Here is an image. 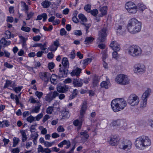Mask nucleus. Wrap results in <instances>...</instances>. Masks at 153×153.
<instances>
[{"label": "nucleus", "mask_w": 153, "mask_h": 153, "mask_svg": "<svg viewBox=\"0 0 153 153\" xmlns=\"http://www.w3.org/2000/svg\"><path fill=\"white\" fill-rule=\"evenodd\" d=\"M134 144L137 149L144 150L151 146V141L147 136H140L135 139Z\"/></svg>", "instance_id": "nucleus-1"}, {"label": "nucleus", "mask_w": 153, "mask_h": 153, "mask_svg": "<svg viewBox=\"0 0 153 153\" xmlns=\"http://www.w3.org/2000/svg\"><path fill=\"white\" fill-rule=\"evenodd\" d=\"M142 24L135 18H132L128 21L127 28L128 31L132 34L140 32Z\"/></svg>", "instance_id": "nucleus-2"}, {"label": "nucleus", "mask_w": 153, "mask_h": 153, "mask_svg": "<svg viewBox=\"0 0 153 153\" xmlns=\"http://www.w3.org/2000/svg\"><path fill=\"white\" fill-rule=\"evenodd\" d=\"M128 54L133 57L140 56L142 54V50L140 47L137 45L130 46L127 49Z\"/></svg>", "instance_id": "nucleus-3"}, {"label": "nucleus", "mask_w": 153, "mask_h": 153, "mask_svg": "<svg viewBox=\"0 0 153 153\" xmlns=\"http://www.w3.org/2000/svg\"><path fill=\"white\" fill-rule=\"evenodd\" d=\"M115 80L117 83L120 85H127L130 82V80L127 76L123 74L117 75L116 78Z\"/></svg>", "instance_id": "nucleus-4"}, {"label": "nucleus", "mask_w": 153, "mask_h": 153, "mask_svg": "<svg viewBox=\"0 0 153 153\" xmlns=\"http://www.w3.org/2000/svg\"><path fill=\"white\" fill-rule=\"evenodd\" d=\"M125 7L128 12L130 13L134 14L137 11L136 5L132 2L129 1L126 3Z\"/></svg>", "instance_id": "nucleus-5"}, {"label": "nucleus", "mask_w": 153, "mask_h": 153, "mask_svg": "<svg viewBox=\"0 0 153 153\" xmlns=\"http://www.w3.org/2000/svg\"><path fill=\"white\" fill-rule=\"evenodd\" d=\"M132 145V142L130 140H123L120 141L119 147L120 149L128 151L131 149Z\"/></svg>", "instance_id": "nucleus-6"}, {"label": "nucleus", "mask_w": 153, "mask_h": 153, "mask_svg": "<svg viewBox=\"0 0 153 153\" xmlns=\"http://www.w3.org/2000/svg\"><path fill=\"white\" fill-rule=\"evenodd\" d=\"M128 103L131 106H135L138 105L139 100L138 97L134 94H131L127 100Z\"/></svg>", "instance_id": "nucleus-7"}, {"label": "nucleus", "mask_w": 153, "mask_h": 153, "mask_svg": "<svg viewBox=\"0 0 153 153\" xmlns=\"http://www.w3.org/2000/svg\"><path fill=\"white\" fill-rule=\"evenodd\" d=\"M151 92L150 89H148L146 90L143 94L142 99L143 101L141 102L140 107L143 108L146 107L147 105V98L149 97Z\"/></svg>", "instance_id": "nucleus-8"}, {"label": "nucleus", "mask_w": 153, "mask_h": 153, "mask_svg": "<svg viewBox=\"0 0 153 153\" xmlns=\"http://www.w3.org/2000/svg\"><path fill=\"white\" fill-rule=\"evenodd\" d=\"M107 29L106 27H103L99 32V37L97 39L98 42H103L105 40V38L107 36Z\"/></svg>", "instance_id": "nucleus-9"}, {"label": "nucleus", "mask_w": 153, "mask_h": 153, "mask_svg": "<svg viewBox=\"0 0 153 153\" xmlns=\"http://www.w3.org/2000/svg\"><path fill=\"white\" fill-rule=\"evenodd\" d=\"M145 70V66L139 63L137 64L134 66V71L135 73L138 74L144 72Z\"/></svg>", "instance_id": "nucleus-10"}, {"label": "nucleus", "mask_w": 153, "mask_h": 153, "mask_svg": "<svg viewBox=\"0 0 153 153\" xmlns=\"http://www.w3.org/2000/svg\"><path fill=\"white\" fill-rule=\"evenodd\" d=\"M39 76L42 80L47 82L50 79L51 74L48 72H41L39 74Z\"/></svg>", "instance_id": "nucleus-11"}, {"label": "nucleus", "mask_w": 153, "mask_h": 153, "mask_svg": "<svg viewBox=\"0 0 153 153\" xmlns=\"http://www.w3.org/2000/svg\"><path fill=\"white\" fill-rule=\"evenodd\" d=\"M89 137V135L88 132L86 131L81 132L80 133V135H79L76 137L81 138V141L83 142H86Z\"/></svg>", "instance_id": "nucleus-12"}, {"label": "nucleus", "mask_w": 153, "mask_h": 153, "mask_svg": "<svg viewBox=\"0 0 153 153\" xmlns=\"http://www.w3.org/2000/svg\"><path fill=\"white\" fill-rule=\"evenodd\" d=\"M72 83L74 87H81L83 85V80L79 78H74Z\"/></svg>", "instance_id": "nucleus-13"}, {"label": "nucleus", "mask_w": 153, "mask_h": 153, "mask_svg": "<svg viewBox=\"0 0 153 153\" xmlns=\"http://www.w3.org/2000/svg\"><path fill=\"white\" fill-rule=\"evenodd\" d=\"M111 106L113 111L117 112L121 111L120 107L117 104V100L116 99L113 100L111 103Z\"/></svg>", "instance_id": "nucleus-14"}, {"label": "nucleus", "mask_w": 153, "mask_h": 153, "mask_svg": "<svg viewBox=\"0 0 153 153\" xmlns=\"http://www.w3.org/2000/svg\"><path fill=\"white\" fill-rule=\"evenodd\" d=\"M117 100V104L120 107V109L121 110L123 109L126 105V101L123 98L116 99Z\"/></svg>", "instance_id": "nucleus-15"}, {"label": "nucleus", "mask_w": 153, "mask_h": 153, "mask_svg": "<svg viewBox=\"0 0 153 153\" xmlns=\"http://www.w3.org/2000/svg\"><path fill=\"white\" fill-rule=\"evenodd\" d=\"M110 46L112 50L115 51H118L120 49V45L117 42L115 41L111 42L110 45Z\"/></svg>", "instance_id": "nucleus-16"}, {"label": "nucleus", "mask_w": 153, "mask_h": 153, "mask_svg": "<svg viewBox=\"0 0 153 153\" xmlns=\"http://www.w3.org/2000/svg\"><path fill=\"white\" fill-rule=\"evenodd\" d=\"M69 89V87L68 85H65L63 86L60 85L57 87V91L59 93H65Z\"/></svg>", "instance_id": "nucleus-17"}, {"label": "nucleus", "mask_w": 153, "mask_h": 153, "mask_svg": "<svg viewBox=\"0 0 153 153\" xmlns=\"http://www.w3.org/2000/svg\"><path fill=\"white\" fill-rule=\"evenodd\" d=\"M82 69L78 67L74 69L70 73L71 75L72 76H76L78 77L79 76L80 74L82 72Z\"/></svg>", "instance_id": "nucleus-18"}, {"label": "nucleus", "mask_w": 153, "mask_h": 153, "mask_svg": "<svg viewBox=\"0 0 153 153\" xmlns=\"http://www.w3.org/2000/svg\"><path fill=\"white\" fill-rule=\"evenodd\" d=\"M71 142L69 140H64L58 144V146L60 148H62L63 146L66 145L65 148L68 149L71 146Z\"/></svg>", "instance_id": "nucleus-19"}, {"label": "nucleus", "mask_w": 153, "mask_h": 153, "mask_svg": "<svg viewBox=\"0 0 153 153\" xmlns=\"http://www.w3.org/2000/svg\"><path fill=\"white\" fill-rule=\"evenodd\" d=\"M119 140V138L118 137L116 136H114L110 139L109 143L112 146H116Z\"/></svg>", "instance_id": "nucleus-20"}, {"label": "nucleus", "mask_w": 153, "mask_h": 153, "mask_svg": "<svg viewBox=\"0 0 153 153\" xmlns=\"http://www.w3.org/2000/svg\"><path fill=\"white\" fill-rule=\"evenodd\" d=\"M87 103L86 101H84L82 105L81 110H80V114L83 117V115L84 114L87 108Z\"/></svg>", "instance_id": "nucleus-21"}, {"label": "nucleus", "mask_w": 153, "mask_h": 153, "mask_svg": "<svg viewBox=\"0 0 153 153\" xmlns=\"http://www.w3.org/2000/svg\"><path fill=\"white\" fill-rule=\"evenodd\" d=\"M11 42L10 41H7L4 38H2L0 40V43L3 47H5L10 44Z\"/></svg>", "instance_id": "nucleus-22"}, {"label": "nucleus", "mask_w": 153, "mask_h": 153, "mask_svg": "<svg viewBox=\"0 0 153 153\" xmlns=\"http://www.w3.org/2000/svg\"><path fill=\"white\" fill-rule=\"evenodd\" d=\"M67 74V71L63 70L61 68H59L58 73V76L60 78L66 76Z\"/></svg>", "instance_id": "nucleus-23"}, {"label": "nucleus", "mask_w": 153, "mask_h": 153, "mask_svg": "<svg viewBox=\"0 0 153 153\" xmlns=\"http://www.w3.org/2000/svg\"><path fill=\"white\" fill-rule=\"evenodd\" d=\"M73 125L77 127V130L79 131L81 129L82 125V122L81 120H79L78 119L76 120L73 121Z\"/></svg>", "instance_id": "nucleus-24"}, {"label": "nucleus", "mask_w": 153, "mask_h": 153, "mask_svg": "<svg viewBox=\"0 0 153 153\" xmlns=\"http://www.w3.org/2000/svg\"><path fill=\"white\" fill-rule=\"evenodd\" d=\"M62 63L65 68H68L69 67V63L68 59L66 57L62 58Z\"/></svg>", "instance_id": "nucleus-25"}, {"label": "nucleus", "mask_w": 153, "mask_h": 153, "mask_svg": "<svg viewBox=\"0 0 153 153\" xmlns=\"http://www.w3.org/2000/svg\"><path fill=\"white\" fill-rule=\"evenodd\" d=\"M126 32V28L125 27L121 25H119L117 30V32L120 35H123Z\"/></svg>", "instance_id": "nucleus-26"}, {"label": "nucleus", "mask_w": 153, "mask_h": 153, "mask_svg": "<svg viewBox=\"0 0 153 153\" xmlns=\"http://www.w3.org/2000/svg\"><path fill=\"white\" fill-rule=\"evenodd\" d=\"M79 19L80 20V22L82 24H84L87 21V19L85 16L82 14L80 13L78 15Z\"/></svg>", "instance_id": "nucleus-27"}, {"label": "nucleus", "mask_w": 153, "mask_h": 153, "mask_svg": "<svg viewBox=\"0 0 153 153\" xmlns=\"http://www.w3.org/2000/svg\"><path fill=\"white\" fill-rule=\"evenodd\" d=\"M136 6L137 9H138L142 12L147 8L146 5L142 2L138 3L136 5Z\"/></svg>", "instance_id": "nucleus-28"}, {"label": "nucleus", "mask_w": 153, "mask_h": 153, "mask_svg": "<svg viewBox=\"0 0 153 153\" xmlns=\"http://www.w3.org/2000/svg\"><path fill=\"white\" fill-rule=\"evenodd\" d=\"M47 18V16L46 13H44L41 15L38 16L36 20H41L42 18H43V22H45L46 21Z\"/></svg>", "instance_id": "nucleus-29"}, {"label": "nucleus", "mask_w": 153, "mask_h": 153, "mask_svg": "<svg viewBox=\"0 0 153 153\" xmlns=\"http://www.w3.org/2000/svg\"><path fill=\"white\" fill-rule=\"evenodd\" d=\"M51 4V2L48 0H45L41 3L42 6L45 8H48Z\"/></svg>", "instance_id": "nucleus-30"}, {"label": "nucleus", "mask_w": 153, "mask_h": 153, "mask_svg": "<svg viewBox=\"0 0 153 153\" xmlns=\"http://www.w3.org/2000/svg\"><path fill=\"white\" fill-rule=\"evenodd\" d=\"M106 79L105 81H102L100 84V86L102 88H104L105 89L108 88V83L109 82V79L106 76Z\"/></svg>", "instance_id": "nucleus-31"}, {"label": "nucleus", "mask_w": 153, "mask_h": 153, "mask_svg": "<svg viewBox=\"0 0 153 153\" xmlns=\"http://www.w3.org/2000/svg\"><path fill=\"white\" fill-rule=\"evenodd\" d=\"M62 116L64 118H67L69 117L70 116V114L68 111H66L65 110L62 111Z\"/></svg>", "instance_id": "nucleus-32"}, {"label": "nucleus", "mask_w": 153, "mask_h": 153, "mask_svg": "<svg viewBox=\"0 0 153 153\" xmlns=\"http://www.w3.org/2000/svg\"><path fill=\"white\" fill-rule=\"evenodd\" d=\"M100 78L99 76H95L92 79V83L94 86H96L98 84Z\"/></svg>", "instance_id": "nucleus-33"}, {"label": "nucleus", "mask_w": 153, "mask_h": 153, "mask_svg": "<svg viewBox=\"0 0 153 153\" xmlns=\"http://www.w3.org/2000/svg\"><path fill=\"white\" fill-rule=\"evenodd\" d=\"M22 135V142H24L27 139V137L25 131L22 130L20 131Z\"/></svg>", "instance_id": "nucleus-34"}, {"label": "nucleus", "mask_w": 153, "mask_h": 153, "mask_svg": "<svg viewBox=\"0 0 153 153\" xmlns=\"http://www.w3.org/2000/svg\"><path fill=\"white\" fill-rule=\"evenodd\" d=\"M57 76L55 74H52L50 76V81L51 82L53 83L54 84H56L57 82L56 81Z\"/></svg>", "instance_id": "nucleus-35"}, {"label": "nucleus", "mask_w": 153, "mask_h": 153, "mask_svg": "<svg viewBox=\"0 0 153 153\" xmlns=\"http://www.w3.org/2000/svg\"><path fill=\"white\" fill-rule=\"evenodd\" d=\"M4 37L5 39H9L11 37L13 38L14 36L13 34H11V32L10 31L7 30L5 31L4 33Z\"/></svg>", "instance_id": "nucleus-36"}, {"label": "nucleus", "mask_w": 153, "mask_h": 153, "mask_svg": "<svg viewBox=\"0 0 153 153\" xmlns=\"http://www.w3.org/2000/svg\"><path fill=\"white\" fill-rule=\"evenodd\" d=\"M94 40V39L92 37H87L84 41V43L85 44L91 43Z\"/></svg>", "instance_id": "nucleus-37"}, {"label": "nucleus", "mask_w": 153, "mask_h": 153, "mask_svg": "<svg viewBox=\"0 0 153 153\" xmlns=\"http://www.w3.org/2000/svg\"><path fill=\"white\" fill-rule=\"evenodd\" d=\"M100 11L101 12L102 16L105 15L107 14V7L103 6L100 9Z\"/></svg>", "instance_id": "nucleus-38"}, {"label": "nucleus", "mask_w": 153, "mask_h": 153, "mask_svg": "<svg viewBox=\"0 0 153 153\" xmlns=\"http://www.w3.org/2000/svg\"><path fill=\"white\" fill-rule=\"evenodd\" d=\"M120 122L121 120H114L111 123V125L113 126H118L120 125Z\"/></svg>", "instance_id": "nucleus-39"}, {"label": "nucleus", "mask_w": 153, "mask_h": 153, "mask_svg": "<svg viewBox=\"0 0 153 153\" xmlns=\"http://www.w3.org/2000/svg\"><path fill=\"white\" fill-rule=\"evenodd\" d=\"M41 65V63L39 62H34V67H30L27 66V68H30V69L33 70V68H36L37 67H39Z\"/></svg>", "instance_id": "nucleus-40"}, {"label": "nucleus", "mask_w": 153, "mask_h": 153, "mask_svg": "<svg viewBox=\"0 0 153 153\" xmlns=\"http://www.w3.org/2000/svg\"><path fill=\"white\" fill-rule=\"evenodd\" d=\"M4 13L0 9V23L2 22L4 20Z\"/></svg>", "instance_id": "nucleus-41"}, {"label": "nucleus", "mask_w": 153, "mask_h": 153, "mask_svg": "<svg viewBox=\"0 0 153 153\" xmlns=\"http://www.w3.org/2000/svg\"><path fill=\"white\" fill-rule=\"evenodd\" d=\"M45 100L49 102L53 100V99L51 96V93H49L45 97Z\"/></svg>", "instance_id": "nucleus-42"}, {"label": "nucleus", "mask_w": 153, "mask_h": 153, "mask_svg": "<svg viewBox=\"0 0 153 153\" xmlns=\"http://www.w3.org/2000/svg\"><path fill=\"white\" fill-rule=\"evenodd\" d=\"M20 140L18 137H15L13 138V147H15L19 143Z\"/></svg>", "instance_id": "nucleus-43"}, {"label": "nucleus", "mask_w": 153, "mask_h": 153, "mask_svg": "<svg viewBox=\"0 0 153 153\" xmlns=\"http://www.w3.org/2000/svg\"><path fill=\"white\" fill-rule=\"evenodd\" d=\"M21 6L22 7L23 10H26L28 9V6L26 4V3L23 1H21Z\"/></svg>", "instance_id": "nucleus-44"}, {"label": "nucleus", "mask_w": 153, "mask_h": 153, "mask_svg": "<svg viewBox=\"0 0 153 153\" xmlns=\"http://www.w3.org/2000/svg\"><path fill=\"white\" fill-rule=\"evenodd\" d=\"M78 90L76 89L74 90L73 91L72 94L70 96L72 99L74 98L78 94Z\"/></svg>", "instance_id": "nucleus-45"}, {"label": "nucleus", "mask_w": 153, "mask_h": 153, "mask_svg": "<svg viewBox=\"0 0 153 153\" xmlns=\"http://www.w3.org/2000/svg\"><path fill=\"white\" fill-rule=\"evenodd\" d=\"M91 5L89 4L85 5L84 7V10L88 13H90L91 10Z\"/></svg>", "instance_id": "nucleus-46"}, {"label": "nucleus", "mask_w": 153, "mask_h": 153, "mask_svg": "<svg viewBox=\"0 0 153 153\" xmlns=\"http://www.w3.org/2000/svg\"><path fill=\"white\" fill-rule=\"evenodd\" d=\"M12 83V81H11L8 79L6 80V82L4 86V88H7L11 85Z\"/></svg>", "instance_id": "nucleus-47"}, {"label": "nucleus", "mask_w": 153, "mask_h": 153, "mask_svg": "<svg viewBox=\"0 0 153 153\" xmlns=\"http://www.w3.org/2000/svg\"><path fill=\"white\" fill-rule=\"evenodd\" d=\"M54 143V142L53 141L51 143L48 141H45L44 144L45 146L46 147H50L52 146Z\"/></svg>", "instance_id": "nucleus-48"}, {"label": "nucleus", "mask_w": 153, "mask_h": 153, "mask_svg": "<svg viewBox=\"0 0 153 153\" xmlns=\"http://www.w3.org/2000/svg\"><path fill=\"white\" fill-rule=\"evenodd\" d=\"M21 30L23 31L27 32H29L30 31V28L28 27L22 26L21 28Z\"/></svg>", "instance_id": "nucleus-49"}, {"label": "nucleus", "mask_w": 153, "mask_h": 153, "mask_svg": "<svg viewBox=\"0 0 153 153\" xmlns=\"http://www.w3.org/2000/svg\"><path fill=\"white\" fill-rule=\"evenodd\" d=\"M92 60L91 58H88L83 60V64L85 66L87 65L89 63L91 62Z\"/></svg>", "instance_id": "nucleus-50"}, {"label": "nucleus", "mask_w": 153, "mask_h": 153, "mask_svg": "<svg viewBox=\"0 0 153 153\" xmlns=\"http://www.w3.org/2000/svg\"><path fill=\"white\" fill-rule=\"evenodd\" d=\"M38 134L37 132H34L30 135L31 137L33 139H37L38 137Z\"/></svg>", "instance_id": "nucleus-51"}, {"label": "nucleus", "mask_w": 153, "mask_h": 153, "mask_svg": "<svg viewBox=\"0 0 153 153\" xmlns=\"http://www.w3.org/2000/svg\"><path fill=\"white\" fill-rule=\"evenodd\" d=\"M22 88L23 86H21L14 87L13 88L16 93H18L21 91Z\"/></svg>", "instance_id": "nucleus-52"}, {"label": "nucleus", "mask_w": 153, "mask_h": 153, "mask_svg": "<svg viewBox=\"0 0 153 153\" xmlns=\"http://www.w3.org/2000/svg\"><path fill=\"white\" fill-rule=\"evenodd\" d=\"M34 117L32 115L27 117V121L30 123H32L34 120Z\"/></svg>", "instance_id": "nucleus-53"}, {"label": "nucleus", "mask_w": 153, "mask_h": 153, "mask_svg": "<svg viewBox=\"0 0 153 153\" xmlns=\"http://www.w3.org/2000/svg\"><path fill=\"white\" fill-rule=\"evenodd\" d=\"M53 107L49 106L47 108L46 113L48 114H51L52 113V111L53 110Z\"/></svg>", "instance_id": "nucleus-54"}, {"label": "nucleus", "mask_w": 153, "mask_h": 153, "mask_svg": "<svg viewBox=\"0 0 153 153\" xmlns=\"http://www.w3.org/2000/svg\"><path fill=\"white\" fill-rule=\"evenodd\" d=\"M48 52V51H39L36 53V56L38 57H40L42 56L43 53H47Z\"/></svg>", "instance_id": "nucleus-55"}, {"label": "nucleus", "mask_w": 153, "mask_h": 153, "mask_svg": "<svg viewBox=\"0 0 153 153\" xmlns=\"http://www.w3.org/2000/svg\"><path fill=\"white\" fill-rule=\"evenodd\" d=\"M90 13L93 16H96L98 13V11L96 9H93L92 10H91L90 11Z\"/></svg>", "instance_id": "nucleus-56"}, {"label": "nucleus", "mask_w": 153, "mask_h": 153, "mask_svg": "<svg viewBox=\"0 0 153 153\" xmlns=\"http://www.w3.org/2000/svg\"><path fill=\"white\" fill-rule=\"evenodd\" d=\"M75 148V147L74 146L68 152H65V151L64 150H62L61 151H60L59 152V153H73L74 150Z\"/></svg>", "instance_id": "nucleus-57"}, {"label": "nucleus", "mask_w": 153, "mask_h": 153, "mask_svg": "<svg viewBox=\"0 0 153 153\" xmlns=\"http://www.w3.org/2000/svg\"><path fill=\"white\" fill-rule=\"evenodd\" d=\"M34 13L33 12H30L27 15V18L26 19L27 20H30L34 15Z\"/></svg>", "instance_id": "nucleus-58"}, {"label": "nucleus", "mask_w": 153, "mask_h": 153, "mask_svg": "<svg viewBox=\"0 0 153 153\" xmlns=\"http://www.w3.org/2000/svg\"><path fill=\"white\" fill-rule=\"evenodd\" d=\"M69 57L71 59H74L75 56V53L74 51H72L69 55Z\"/></svg>", "instance_id": "nucleus-59"}, {"label": "nucleus", "mask_w": 153, "mask_h": 153, "mask_svg": "<svg viewBox=\"0 0 153 153\" xmlns=\"http://www.w3.org/2000/svg\"><path fill=\"white\" fill-rule=\"evenodd\" d=\"M40 108L39 106H36L35 108L32 110V112L36 113H38L40 109Z\"/></svg>", "instance_id": "nucleus-60"}, {"label": "nucleus", "mask_w": 153, "mask_h": 153, "mask_svg": "<svg viewBox=\"0 0 153 153\" xmlns=\"http://www.w3.org/2000/svg\"><path fill=\"white\" fill-rule=\"evenodd\" d=\"M102 54V59L103 60H105L107 57V55L106 54L105 51H103L101 53Z\"/></svg>", "instance_id": "nucleus-61"}, {"label": "nucleus", "mask_w": 153, "mask_h": 153, "mask_svg": "<svg viewBox=\"0 0 153 153\" xmlns=\"http://www.w3.org/2000/svg\"><path fill=\"white\" fill-rule=\"evenodd\" d=\"M58 96L59 93L56 91H54L52 93H51V96L53 99Z\"/></svg>", "instance_id": "nucleus-62"}, {"label": "nucleus", "mask_w": 153, "mask_h": 153, "mask_svg": "<svg viewBox=\"0 0 153 153\" xmlns=\"http://www.w3.org/2000/svg\"><path fill=\"white\" fill-rule=\"evenodd\" d=\"M67 32L64 28H62L60 31V34L61 36L65 35L66 34Z\"/></svg>", "instance_id": "nucleus-63"}, {"label": "nucleus", "mask_w": 153, "mask_h": 153, "mask_svg": "<svg viewBox=\"0 0 153 153\" xmlns=\"http://www.w3.org/2000/svg\"><path fill=\"white\" fill-rule=\"evenodd\" d=\"M35 94L39 98H40L43 95V93L42 92H39L38 91H36Z\"/></svg>", "instance_id": "nucleus-64"}]
</instances>
